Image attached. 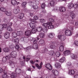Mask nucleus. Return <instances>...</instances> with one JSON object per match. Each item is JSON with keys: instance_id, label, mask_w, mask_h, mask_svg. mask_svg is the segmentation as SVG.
I'll list each match as a JSON object with an SVG mask.
<instances>
[{"instance_id": "13", "label": "nucleus", "mask_w": 78, "mask_h": 78, "mask_svg": "<svg viewBox=\"0 0 78 78\" xmlns=\"http://www.w3.org/2000/svg\"><path fill=\"white\" fill-rule=\"evenodd\" d=\"M25 34L27 36H30L31 35V31L30 30H27L25 32Z\"/></svg>"}, {"instance_id": "53", "label": "nucleus", "mask_w": 78, "mask_h": 78, "mask_svg": "<svg viewBox=\"0 0 78 78\" xmlns=\"http://www.w3.org/2000/svg\"><path fill=\"white\" fill-rule=\"evenodd\" d=\"M42 31H44V33H47V28H45L44 29H43Z\"/></svg>"}, {"instance_id": "9", "label": "nucleus", "mask_w": 78, "mask_h": 78, "mask_svg": "<svg viewBox=\"0 0 78 78\" xmlns=\"http://www.w3.org/2000/svg\"><path fill=\"white\" fill-rule=\"evenodd\" d=\"M9 75L10 77H11V78H16L17 76V74L14 73H11V72H10Z\"/></svg>"}, {"instance_id": "1", "label": "nucleus", "mask_w": 78, "mask_h": 78, "mask_svg": "<svg viewBox=\"0 0 78 78\" xmlns=\"http://www.w3.org/2000/svg\"><path fill=\"white\" fill-rule=\"evenodd\" d=\"M73 28H72L70 30H66L65 31V35L67 36H70L72 34Z\"/></svg>"}, {"instance_id": "3", "label": "nucleus", "mask_w": 78, "mask_h": 78, "mask_svg": "<svg viewBox=\"0 0 78 78\" xmlns=\"http://www.w3.org/2000/svg\"><path fill=\"white\" fill-rule=\"evenodd\" d=\"M58 39H60L61 41H65L66 39V36L65 35H60L58 36Z\"/></svg>"}, {"instance_id": "45", "label": "nucleus", "mask_w": 78, "mask_h": 78, "mask_svg": "<svg viewBox=\"0 0 78 78\" xmlns=\"http://www.w3.org/2000/svg\"><path fill=\"white\" fill-rule=\"evenodd\" d=\"M12 37H17V33L15 32H14L12 34Z\"/></svg>"}, {"instance_id": "44", "label": "nucleus", "mask_w": 78, "mask_h": 78, "mask_svg": "<svg viewBox=\"0 0 78 78\" xmlns=\"http://www.w3.org/2000/svg\"><path fill=\"white\" fill-rule=\"evenodd\" d=\"M64 46L62 45L60 46L59 48L60 51H64Z\"/></svg>"}, {"instance_id": "51", "label": "nucleus", "mask_w": 78, "mask_h": 78, "mask_svg": "<svg viewBox=\"0 0 78 78\" xmlns=\"http://www.w3.org/2000/svg\"><path fill=\"white\" fill-rule=\"evenodd\" d=\"M33 8L34 9H38V6L37 5H33Z\"/></svg>"}, {"instance_id": "19", "label": "nucleus", "mask_w": 78, "mask_h": 78, "mask_svg": "<svg viewBox=\"0 0 78 78\" xmlns=\"http://www.w3.org/2000/svg\"><path fill=\"white\" fill-rule=\"evenodd\" d=\"M57 27H58V25H57L56 24H55L54 26H53L51 25L48 27V28L49 29H53V28H56Z\"/></svg>"}, {"instance_id": "62", "label": "nucleus", "mask_w": 78, "mask_h": 78, "mask_svg": "<svg viewBox=\"0 0 78 78\" xmlns=\"http://www.w3.org/2000/svg\"><path fill=\"white\" fill-rule=\"evenodd\" d=\"M3 72V70L2 68H0V73H2V72Z\"/></svg>"}, {"instance_id": "52", "label": "nucleus", "mask_w": 78, "mask_h": 78, "mask_svg": "<svg viewBox=\"0 0 78 78\" xmlns=\"http://www.w3.org/2000/svg\"><path fill=\"white\" fill-rule=\"evenodd\" d=\"M40 22H41V23H44L45 22V20L44 19H41L40 20Z\"/></svg>"}, {"instance_id": "47", "label": "nucleus", "mask_w": 78, "mask_h": 78, "mask_svg": "<svg viewBox=\"0 0 78 78\" xmlns=\"http://www.w3.org/2000/svg\"><path fill=\"white\" fill-rule=\"evenodd\" d=\"M0 9L3 12H6V9L3 8V7H1L0 8Z\"/></svg>"}, {"instance_id": "12", "label": "nucleus", "mask_w": 78, "mask_h": 78, "mask_svg": "<svg viewBox=\"0 0 78 78\" xmlns=\"http://www.w3.org/2000/svg\"><path fill=\"white\" fill-rule=\"evenodd\" d=\"M58 8L59 9L58 10L60 11V12H65L66 11V8L64 7H60Z\"/></svg>"}, {"instance_id": "32", "label": "nucleus", "mask_w": 78, "mask_h": 78, "mask_svg": "<svg viewBox=\"0 0 78 78\" xmlns=\"http://www.w3.org/2000/svg\"><path fill=\"white\" fill-rule=\"evenodd\" d=\"M2 77L3 78H9L10 76H9V74L8 76L7 74H3L2 76Z\"/></svg>"}, {"instance_id": "48", "label": "nucleus", "mask_w": 78, "mask_h": 78, "mask_svg": "<svg viewBox=\"0 0 78 78\" xmlns=\"http://www.w3.org/2000/svg\"><path fill=\"white\" fill-rule=\"evenodd\" d=\"M45 4L44 3H43L42 4L41 7L42 9H44L45 8Z\"/></svg>"}, {"instance_id": "50", "label": "nucleus", "mask_w": 78, "mask_h": 78, "mask_svg": "<svg viewBox=\"0 0 78 78\" xmlns=\"http://www.w3.org/2000/svg\"><path fill=\"white\" fill-rule=\"evenodd\" d=\"M55 55L57 57H59L60 56V53L59 52H56L55 53Z\"/></svg>"}, {"instance_id": "38", "label": "nucleus", "mask_w": 78, "mask_h": 78, "mask_svg": "<svg viewBox=\"0 0 78 78\" xmlns=\"http://www.w3.org/2000/svg\"><path fill=\"white\" fill-rule=\"evenodd\" d=\"M9 63L10 66H14V64H16V63L11 61H9Z\"/></svg>"}, {"instance_id": "57", "label": "nucleus", "mask_w": 78, "mask_h": 78, "mask_svg": "<svg viewBox=\"0 0 78 78\" xmlns=\"http://www.w3.org/2000/svg\"><path fill=\"white\" fill-rule=\"evenodd\" d=\"M3 21L4 22H8V19L6 18H4L3 19Z\"/></svg>"}, {"instance_id": "4", "label": "nucleus", "mask_w": 78, "mask_h": 78, "mask_svg": "<svg viewBox=\"0 0 78 78\" xmlns=\"http://www.w3.org/2000/svg\"><path fill=\"white\" fill-rule=\"evenodd\" d=\"M55 42H54L51 41L50 44V47L51 49H55L56 46L55 45Z\"/></svg>"}, {"instance_id": "6", "label": "nucleus", "mask_w": 78, "mask_h": 78, "mask_svg": "<svg viewBox=\"0 0 78 78\" xmlns=\"http://www.w3.org/2000/svg\"><path fill=\"white\" fill-rule=\"evenodd\" d=\"M20 7H17L16 8H15L13 10V12L15 14H18L19 12H20Z\"/></svg>"}, {"instance_id": "21", "label": "nucleus", "mask_w": 78, "mask_h": 78, "mask_svg": "<svg viewBox=\"0 0 78 78\" xmlns=\"http://www.w3.org/2000/svg\"><path fill=\"white\" fill-rule=\"evenodd\" d=\"M15 72L18 75H20L21 73H22V71L21 69L19 68H17L15 70Z\"/></svg>"}, {"instance_id": "30", "label": "nucleus", "mask_w": 78, "mask_h": 78, "mask_svg": "<svg viewBox=\"0 0 78 78\" xmlns=\"http://www.w3.org/2000/svg\"><path fill=\"white\" fill-rule=\"evenodd\" d=\"M74 4L72 3H69L68 5V8L69 9H71L73 7Z\"/></svg>"}, {"instance_id": "40", "label": "nucleus", "mask_w": 78, "mask_h": 78, "mask_svg": "<svg viewBox=\"0 0 78 78\" xmlns=\"http://www.w3.org/2000/svg\"><path fill=\"white\" fill-rule=\"evenodd\" d=\"M27 3L26 2H23L22 4V6L23 8H25L26 6V5H27Z\"/></svg>"}, {"instance_id": "55", "label": "nucleus", "mask_w": 78, "mask_h": 78, "mask_svg": "<svg viewBox=\"0 0 78 78\" xmlns=\"http://www.w3.org/2000/svg\"><path fill=\"white\" fill-rule=\"evenodd\" d=\"M15 48L16 49L18 50V49H20V46H19V45L17 44Z\"/></svg>"}, {"instance_id": "36", "label": "nucleus", "mask_w": 78, "mask_h": 78, "mask_svg": "<svg viewBox=\"0 0 78 78\" xmlns=\"http://www.w3.org/2000/svg\"><path fill=\"white\" fill-rule=\"evenodd\" d=\"M33 48L34 49H38V45H37V44H33Z\"/></svg>"}, {"instance_id": "37", "label": "nucleus", "mask_w": 78, "mask_h": 78, "mask_svg": "<svg viewBox=\"0 0 78 78\" xmlns=\"http://www.w3.org/2000/svg\"><path fill=\"white\" fill-rule=\"evenodd\" d=\"M39 41V38H36V39L34 41V44H37V43H38Z\"/></svg>"}, {"instance_id": "29", "label": "nucleus", "mask_w": 78, "mask_h": 78, "mask_svg": "<svg viewBox=\"0 0 78 78\" xmlns=\"http://www.w3.org/2000/svg\"><path fill=\"white\" fill-rule=\"evenodd\" d=\"M23 17H24V14L23 13H20L18 16L19 18L20 19H22Z\"/></svg>"}, {"instance_id": "10", "label": "nucleus", "mask_w": 78, "mask_h": 78, "mask_svg": "<svg viewBox=\"0 0 78 78\" xmlns=\"http://www.w3.org/2000/svg\"><path fill=\"white\" fill-rule=\"evenodd\" d=\"M9 56H11L12 58H16L17 56V53L15 51H13L11 52V55H9Z\"/></svg>"}, {"instance_id": "64", "label": "nucleus", "mask_w": 78, "mask_h": 78, "mask_svg": "<svg viewBox=\"0 0 78 78\" xmlns=\"http://www.w3.org/2000/svg\"><path fill=\"white\" fill-rule=\"evenodd\" d=\"M74 78H78V75H76L74 76Z\"/></svg>"}, {"instance_id": "60", "label": "nucleus", "mask_w": 78, "mask_h": 78, "mask_svg": "<svg viewBox=\"0 0 78 78\" xmlns=\"http://www.w3.org/2000/svg\"><path fill=\"white\" fill-rule=\"evenodd\" d=\"M30 58H26V61L27 62H28V61H29V60H30Z\"/></svg>"}, {"instance_id": "35", "label": "nucleus", "mask_w": 78, "mask_h": 78, "mask_svg": "<svg viewBox=\"0 0 78 78\" xmlns=\"http://www.w3.org/2000/svg\"><path fill=\"white\" fill-rule=\"evenodd\" d=\"M70 14L71 17H72L73 19L75 17V14L73 13V12H70Z\"/></svg>"}, {"instance_id": "34", "label": "nucleus", "mask_w": 78, "mask_h": 78, "mask_svg": "<svg viewBox=\"0 0 78 78\" xmlns=\"http://www.w3.org/2000/svg\"><path fill=\"white\" fill-rule=\"evenodd\" d=\"M19 38H15L12 41L13 42H14L15 43V44H17L18 43H19Z\"/></svg>"}, {"instance_id": "56", "label": "nucleus", "mask_w": 78, "mask_h": 78, "mask_svg": "<svg viewBox=\"0 0 78 78\" xmlns=\"http://www.w3.org/2000/svg\"><path fill=\"white\" fill-rule=\"evenodd\" d=\"M74 44L76 46H78V41H74Z\"/></svg>"}, {"instance_id": "33", "label": "nucleus", "mask_w": 78, "mask_h": 78, "mask_svg": "<svg viewBox=\"0 0 78 78\" xmlns=\"http://www.w3.org/2000/svg\"><path fill=\"white\" fill-rule=\"evenodd\" d=\"M48 37H50V38H53V36H55V34L52 33H51L50 34H48Z\"/></svg>"}, {"instance_id": "15", "label": "nucleus", "mask_w": 78, "mask_h": 78, "mask_svg": "<svg viewBox=\"0 0 78 78\" xmlns=\"http://www.w3.org/2000/svg\"><path fill=\"white\" fill-rule=\"evenodd\" d=\"M57 3L56 2V1L52 0L50 2V5L51 6H54L55 5H56Z\"/></svg>"}, {"instance_id": "27", "label": "nucleus", "mask_w": 78, "mask_h": 78, "mask_svg": "<svg viewBox=\"0 0 78 78\" xmlns=\"http://www.w3.org/2000/svg\"><path fill=\"white\" fill-rule=\"evenodd\" d=\"M71 58H72V59H76V58H77V56L73 54H72L71 55Z\"/></svg>"}, {"instance_id": "23", "label": "nucleus", "mask_w": 78, "mask_h": 78, "mask_svg": "<svg viewBox=\"0 0 78 78\" xmlns=\"http://www.w3.org/2000/svg\"><path fill=\"white\" fill-rule=\"evenodd\" d=\"M45 44V41L44 40L41 39L38 41V44L39 45H44Z\"/></svg>"}, {"instance_id": "24", "label": "nucleus", "mask_w": 78, "mask_h": 78, "mask_svg": "<svg viewBox=\"0 0 78 78\" xmlns=\"http://www.w3.org/2000/svg\"><path fill=\"white\" fill-rule=\"evenodd\" d=\"M55 67H56V68L59 69V68L61 67V65H60L59 63L56 62L55 64Z\"/></svg>"}, {"instance_id": "28", "label": "nucleus", "mask_w": 78, "mask_h": 78, "mask_svg": "<svg viewBox=\"0 0 78 78\" xmlns=\"http://www.w3.org/2000/svg\"><path fill=\"white\" fill-rule=\"evenodd\" d=\"M51 23L50 22H48L47 23H44L43 24V26L45 27V28H47L49 25L51 24Z\"/></svg>"}, {"instance_id": "8", "label": "nucleus", "mask_w": 78, "mask_h": 78, "mask_svg": "<svg viewBox=\"0 0 78 78\" xmlns=\"http://www.w3.org/2000/svg\"><path fill=\"white\" fill-rule=\"evenodd\" d=\"M6 27H7L6 24H0V31L3 30L4 28H6Z\"/></svg>"}, {"instance_id": "7", "label": "nucleus", "mask_w": 78, "mask_h": 78, "mask_svg": "<svg viewBox=\"0 0 78 78\" xmlns=\"http://www.w3.org/2000/svg\"><path fill=\"white\" fill-rule=\"evenodd\" d=\"M45 67L47 69L51 70L52 69V66L50 63H48L45 65Z\"/></svg>"}, {"instance_id": "18", "label": "nucleus", "mask_w": 78, "mask_h": 78, "mask_svg": "<svg viewBox=\"0 0 78 78\" xmlns=\"http://www.w3.org/2000/svg\"><path fill=\"white\" fill-rule=\"evenodd\" d=\"M10 58H11V57H9V56H7L6 57H3L2 58V61L4 62H5L6 61V59H10Z\"/></svg>"}, {"instance_id": "63", "label": "nucleus", "mask_w": 78, "mask_h": 78, "mask_svg": "<svg viewBox=\"0 0 78 78\" xmlns=\"http://www.w3.org/2000/svg\"><path fill=\"white\" fill-rule=\"evenodd\" d=\"M67 65L68 66H71V63L70 62H68L67 63Z\"/></svg>"}, {"instance_id": "49", "label": "nucleus", "mask_w": 78, "mask_h": 78, "mask_svg": "<svg viewBox=\"0 0 78 78\" xmlns=\"http://www.w3.org/2000/svg\"><path fill=\"white\" fill-rule=\"evenodd\" d=\"M24 42H28V38H27V37H24Z\"/></svg>"}, {"instance_id": "43", "label": "nucleus", "mask_w": 78, "mask_h": 78, "mask_svg": "<svg viewBox=\"0 0 78 78\" xmlns=\"http://www.w3.org/2000/svg\"><path fill=\"white\" fill-rule=\"evenodd\" d=\"M3 50L5 52H8L9 51V49L8 48H5L3 49Z\"/></svg>"}, {"instance_id": "31", "label": "nucleus", "mask_w": 78, "mask_h": 78, "mask_svg": "<svg viewBox=\"0 0 78 78\" xmlns=\"http://www.w3.org/2000/svg\"><path fill=\"white\" fill-rule=\"evenodd\" d=\"M45 33L43 32H41L40 34V36L41 38H44L45 37Z\"/></svg>"}, {"instance_id": "61", "label": "nucleus", "mask_w": 78, "mask_h": 78, "mask_svg": "<svg viewBox=\"0 0 78 78\" xmlns=\"http://www.w3.org/2000/svg\"><path fill=\"white\" fill-rule=\"evenodd\" d=\"M75 25L76 27H78V21H77L75 23Z\"/></svg>"}, {"instance_id": "17", "label": "nucleus", "mask_w": 78, "mask_h": 78, "mask_svg": "<svg viewBox=\"0 0 78 78\" xmlns=\"http://www.w3.org/2000/svg\"><path fill=\"white\" fill-rule=\"evenodd\" d=\"M4 37L5 39H8L10 37V34L8 32H6L4 34Z\"/></svg>"}, {"instance_id": "20", "label": "nucleus", "mask_w": 78, "mask_h": 78, "mask_svg": "<svg viewBox=\"0 0 78 78\" xmlns=\"http://www.w3.org/2000/svg\"><path fill=\"white\" fill-rule=\"evenodd\" d=\"M69 73L70 75H74L75 73V71L74 70H70L69 71Z\"/></svg>"}, {"instance_id": "54", "label": "nucleus", "mask_w": 78, "mask_h": 78, "mask_svg": "<svg viewBox=\"0 0 78 78\" xmlns=\"http://www.w3.org/2000/svg\"><path fill=\"white\" fill-rule=\"evenodd\" d=\"M36 31H37L36 29H34L32 30V33L34 34L36 33Z\"/></svg>"}, {"instance_id": "41", "label": "nucleus", "mask_w": 78, "mask_h": 78, "mask_svg": "<svg viewBox=\"0 0 78 78\" xmlns=\"http://www.w3.org/2000/svg\"><path fill=\"white\" fill-rule=\"evenodd\" d=\"M5 13L8 16H10L12 15V13L11 12H8V11L5 12Z\"/></svg>"}, {"instance_id": "46", "label": "nucleus", "mask_w": 78, "mask_h": 78, "mask_svg": "<svg viewBox=\"0 0 78 78\" xmlns=\"http://www.w3.org/2000/svg\"><path fill=\"white\" fill-rule=\"evenodd\" d=\"M23 33L22 31H18L17 32V34L18 36H20V35H22V34Z\"/></svg>"}, {"instance_id": "16", "label": "nucleus", "mask_w": 78, "mask_h": 78, "mask_svg": "<svg viewBox=\"0 0 78 78\" xmlns=\"http://www.w3.org/2000/svg\"><path fill=\"white\" fill-rule=\"evenodd\" d=\"M11 3L12 5H18V4H19L20 3L19 2H17V1L15 0H12L11 1Z\"/></svg>"}, {"instance_id": "5", "label": "nucleus", "mask_w": 78, "mask_h": 78, "mask_svg": "<svg viewBox=\"0 0 78 78\" xmlns=\"http://www.w3.org/2000/svg\"><path fill=\"white\" fill-rule=\"evenodd\" d=\"M33 23H34V22H32V21H31V22L29 23V25L30 28H32V29H34L36 27V24Z\"/></svg>"}, {"instance_id": "59", "label": "nucleus", "mask_w": 78, "mask_h": 78, "mask_svg": "<svg viewBox=\"0 0 78 78\" xmlns=\"http://www.w3.org/2000/svg\"><path fill=\"white\" fill-rule=\"evenodd\" d=\"M78 7V5L77 4H75V5H74L73 7H74V8H76L77 7Z\"/></svg>"}, {"instance_id": "42", "label": "nucleus", "mask_w": 78, "mask_h": 78, "mask_svg": "<svg viewBox=\"0 0 78 78\" xmlns=\"http://www.w3.org/2000/svg\"><path fill=\"white\" fill-rule=\"evenodd\" d=\"M65 59V58L64 57H62L60 60V62H64Z\"/></svg>"}, {"instance_id": "39", "label": "nucleus", "mask_w": 78, "mask_h": 78, "mask_svg": "<svg viewBox=\"0 0 78 78\" xmlns=\"http://www.w3.org/2000/svg\"><path fill=\"white\" fill-rule=\"evenodd\" d=\"M7 30L8 31H9L10 32L12 31V29L9 26L7 27Z\"/></svg>"}, {"instance_id": "58", "label": "nucleus", "mask_w": 78, "mask_h": 78, "mask_svg": "<svg viewBox=\"0 0 78 78\" xmlns=\"http://www.w3.org/2000/svg\"><path fill=\"white\" fill-rule=\"evenodd\" d=\"M3 73L4 74H6L7 75L8 73H7V71H6V70H4L3 72Z\"/></svg>"}, {"instance_id": "25", "label": "nucleus", "mask_w": 78, "mask_h": 78, "mask_svg": "<svg viewBox=\"0 0 78 78\" xmlns=\"http://www.w3.org/2000/svg\"><path fill=\"white\" fill-rule=\"evenodd\" d=\"M43 65V63L42 62H41L40 64V66H39V65L38 64H36L35 66L36 67L38 68V69H41L42 68V66Z\"/></svg>"}, {"instance_id": "11", "label": "nucleus", "mask_w": 78, "mask_h": 78, "mask_svg": "<svg viewBox=\"0 0 78 78\" xmlns=\"http://www.w3.org/2000/svg\"><path fill=\"white\" fill-rule=\"evenodd\" d=\"M38 16H35L34 17V19H30V21H32V22H34V23H37V22L35 20H37L38 19Z\"/></svg>"}, {"instance_id": "22", "label": "nucleus", "mask_w": 78, "mask_h": 78, "mask_svg": "<svg viewBox=\"0 0 78 78\" xmlns=\"http://www.w3.org/2000/svg\"><path fill=\"white\" fill-rule=\"evenodd\" d=\"M52 73L56 76H58L59 75V72L56 70L54 69L52 70Z\"/></svg>"}, {"instance_id": "14", "label": "nucleus", "mask_w": 78, "mask_h": 78, "mask_svg": "<svg viewBox=\"0 0 78 78\" xmlns=\"http://www.w3.org/2000/svg\"><path fill=\"white\" fill-rule=\"evenodd\" d=\"M63 54L65 56H68V55H70V51L66 50L64 52Z\"/></svg>"}, {"instance_id": "2", "label": "nucleus", "mask_w": 78, "mask_h": 78, "mask_svg": "<svg viewBox=\"0 0 78 78\" xmlns=\"http://www.w3.org/2000/svg\"><path fill=\"white\" fill-rule=\"evenodd\" d=\"M48 52H49V55H51V56H53V55L55 54V52H54V51H48V49L47 48H46L45 49V50H44V51L43 52L47 53Z\"/></svg>"}, {"instance_id": "26", "label": "nucleus", "mask_w": 78, "mask_h": 78, "mask_svg": "<svg viewBox=\"0 0 78 78\" xmlns=\"http://www.w3.org/2000/svg\"><path fill=\"white\" fill-rule=\"evenodd\" d=\"M36 30L38 31V32H41L43 30V29H42V27H38L37 28Z\"/></svg>"}]
</instances>
